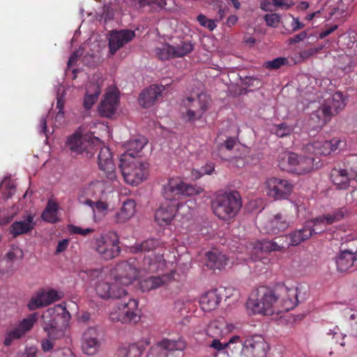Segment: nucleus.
<instances>
[{
	"instance_id": "obj_17",
	"label": "nucleus",
	"mask_w": 357,
	"mask_h": 357,
	"mask_svg": "<svg viewBox=\"0 0 357 357\" xmlns=\"http://www.w3.org/2000/svg\"><path fill=\"white\" fill-rule=\"evenodd\" d=\"M341 143V140L338 138H333L331 140H313L304 146L303 151L309 155H328L335 151Z\"/></svg>"
},
{
	"instance_id": "obj_6",
	"label": "nucleus",
	"mask_w": 357,
	"mask_h": 357,
	"mask_svg": "<svg viewBox=\"0 0 357 357\" xmlns=\"http://www.w3.org/2000/svg\"><path fill=\"white\" fill-rule=\"evenodd\" d=\"M241 207V197L237 191L219 195L212 202L214 214L225 221L234 218Z\"/></svg>"
},
{
	"instance_id": "obj_13",
	"label": "nucleus",
	"mask_w": 357,
	"mask_h": 357,
	"mask_svg": "<svg viewBox=\"0 0 357 357\" xmlns=\"http://www.w3.org/2000/svg\"><path fill=\"white\" fill-rule=\"evenodd\" d=\"M185 347L186 342L181 337L177 340L164 337L149 349L146 357H168L169 354L182 351Z\"/></svg>"
},
{
	"instance_id": "obj_4",
	"label": "nucleus",
	"mask_w": 357,
	"mask_h": 357,
	"mask_svg": "<svg viewBox=\"0 0 357 357\" xmlns=\"http://www.w3.org/2000/svg\"><path fill=\"white\" fill-rule=\"evenodd\" d=\"M137 252H146L144 257L143 268L149 273H155L165 266L163 248L158 239L150 238L133 247Z\"/></svg>"
},
{
	"instance_id": "obj_50",
	"label": "nucleus",
	"mask_w": 357,
	"mask_h": 357,
	"mask_svg": "<svg viewBox=\"0 0 357 357\" xmlns=\"http://www.w3.org/2000/svg\"><path fill=\"white\" fill-rule=\"evenodd\" d=\"M288 59L284 57H278L265 62L264 67L268 70H278L288 63Z\"/></svg>"
},
{
	"instance_id": "obj_34",
	"label": "nucleus",
	"mask_w": 357,
	"mask_h": 357,
	"mask_svg": "<svg viewBox=\"0 0 357 357\" xmlns=\"http://www.w3.org/2000/svg\"><path fill=\"white\" fill-rule=\"evenodd\" d=\"M222 297L218 294L216 289L206 292L201 297L200 305L203 310L211 311L215 309L220 301Z\"/></svg>"
},
{
	"instance_id": "obj_46",
	"label": "nucleus",
	"mask_w": 357,
	"mask_h": 357,
	"mask_svg": "<svg viewBox=\"0 0 357 357\" xmlns=\"http://www.w3.org/2000/svg\"><path fill=\"white\" fill-rule=\"evenodd\" d=\"M86 205L92 208L94 213L98 212L102 215H105L107 211L108 204L102 201L93 202L91 199H86L83 202Z\"/></svg>"
},
{
	"instance_id": "obj_30",
	"label": "nucleus",
	"mask_w": 357,
	"mask_h": 357,
	"mask_svg": "<svg viewBox=\"0 0 357 357\" xmlns=\"http://www.w3.org/2000/svg\"><path fill=\"white\" fill-rule=\"evenodd\" d=\"M136 212V203L133 199L126 200L119 211L114 216L115 221L118 223H123L134 216Z\"/></svg>"
},
{
	"instance_id": "obj_58",
	"label": "nucleus",
	"mask_w": 357,
	"mask_h": 357,
	"mask_svg": "<svg viewBox=\"0 0 357 357\" xmlns=\"http://www.w3.org/2000/svg\"><path fill=\"white\" fill-rule=\"evenodd\" d=\"M320 50L321 48H310L309 50H303L301 52V57L303 60H306L312 56L313 55H314L315 54L318 53Z\"/></svg>"
},
{
	"instance_id": "obj_51",
	"label": "nucleus",
	"mask_w": 357,
	"mask_h": 357,
	"mask_svg": "<svg viewBox=\"0 0 357 357\" xmlns=\"http://www.w3.org/2000/svg\"><path fill=\"white\" fill-rule=\"evenodd\" d=\"M264 20L267 26L277 27L280 22V15L278 13L266 14Z\"/></svg>"
},
{
	"instance_id": "obj_42",
	"label": "nucleus",
	"mask_w": 357,
	"mask_h": 357,
	"mask_svg": "<svg viewBox=\"0 0 357 357\" xmlns=\"http://www.w3.org/2000/svg\"><path fill=\"white\" fill-rule=\"evenodd\" d=\"M117 355L118 357H140L142 351L137 344H132L119 348Z\"/></svg>"
},
{
	"instance_id": "obj_27",
	"label": "nucleus",
	"mask_w": 357,
	"mask_h": 357,
	"mask_svg": "<svg viewBox=\"0 0 357 357\" xmlns=\"http://www.w3.org/2000/svg\"><path fill=\"white\" fill-rule=\"evenodd\" d=\"M175 218V204L170 203L162 204L155 213V220L161 226L168 225Z\"/></svg>"
},
{
	"instance_id": "obj_40",
	"label": "nucleus",
	"mask_w": 357,
	"mask_h": 357,
	"mask_svg": "<svg viewBox=\"0 0 357 357\" xmlns=\"http://www.w3.org/2000/svg\"><path fill=\"white\" fill-rule=\"evenodd\" d=\"M165 284V280L161 276H150L139 281V288L142 291H149L157 289Z\"/></svg>"
},
{
	"instance_id": "obj_9",
	"label": "nucleus",
	"mask_w": 357,
	"mask_h": 357,
	"mask_svg": "<svg viewBox=\"0 0 357 357\" xmlns=\"http://www.w3.org/2000/svg\"><path fill=\"white\" fill-rule=\"evenodd\" d=\"M210 103L211 98L206 93L183 99L182 105L185 109L183 112V118L189 122L199 120L208 109Z\"/></svg>"
},
{
	"instance_id": "obj_56",
	"label": "nucleus",
	"mask_w": 357,
	"mask_h": 357,
	"mask_svg": "<svg viewBox=\"0 0 357 357\" xmlns=\"http://www.w3.org/2000/svg\"><path fill=\"white\" fill-rule=\"evenodd\" d=\"M332 213L335 216V219L339 222L349 214V211L347 207L343 206L334 210Z\"/></svg>"
},
{
	"instance_id": "obj_35",
	"label": "nucleus",
	"mask_w": 357,
	"mask_h": 357,
	"mask_svg": "<svg viewBox=\"0 0 357 357\" xmlns=\"http://www.w3.org/2000/svg\"><path fill=\"white\" fill-rule=\"evenodd\" d=\"M101 89L98 83H89L86 88V95L83 105L86 109H90L100 94Z\"/></svg>"
},
{
	"instance_id": "obj_63",
	"label": "nucleus",
	"mask_w": 357,
	"mask_h": 357,
	"mask_svg": "<svg viewBox=\"0 0 357 357\" xmlns=\"http://www.w3.org/2000/svg\"><path fill=\"white\" fill-rule=\"evenodd\" d=\"M54 344L52 342V340H50L49 337L47 339H45L42 341L41 347L44 351H49L53 349Z\"/></svg>"
},
{
	"instance_id": "obj_18",
	"label": "nucleus",
	"mask_w": 357,
	"mask_h": 357,
	"mask_svg": "<svg viewBox=\"0 0 357 357\" xmlns=\"http://www.w3.org/2000/svg\"><path fill=\"white\" fill-rule=\"evenodd\" d=\"M298 289L282 287L280 289V294L276 303L277 313L282 311H289L294 309L298 304Z\"/></svg>"
},
{
	"instance_id": "obj_28",
	"label": "nucleus",
	"mask_w": 357,
	"mask_h": 357,
	"mask_svg": "<svg viewBox=\"0 0 357 357\" xmlns=\"http://www.w3.org/2000/svg\"><path fill=\"white\" fill-rule=\"evenodd\" d=\"M161 93L160 86L155 84L151 85L140 93L139 104L144 108L150 107L155 102L158 97L161 96Z\"/></svg>"
},
{
	"instance_id": "obj_59",
	"label": "nucleus",
	"mask_w": 357,
	"mask_h": 357,
	"mask_svg": "<svg viewBox=\"0 0 357 357\" xmlns=\"http://www.w3.org/2000/svg\"><path fill=\"white\" fill-rule=\"evenodd\" d=\"M215 167L213 163L206 164L205 166L202 167L199 172V177L203 176L204 174H211V173L214 171ZM196 178L198 176H195Z\"/></svg>"
},
{
	"instance_id": "obj_22",
	"label": "nucleus",
	"mask_w": 357,
	"mask_h": 357,
	"mask_svg": "<svg viewBox=\"0 0 357 357\" xmlns=\"http://www.w3.org/2000/svg\"><path fill=\"white\" fill-rule=\"evenodd\" d=\"M135 36V33L134 31L128 29L112 31L109 39V47L111 54H114L118 50L131 41Z\"/></svg>"
},
{
	"instance_id": "obj_19",
	"label": "nucleus",
	"mask_w": 357,
	"mask_h": 357,
	"mask_svg": "<svg viewBox=\"0 0 357 357\" xmlns=\"http://www.w3.org/2000/svg\"><path fill=\"white\" fill-rule=\"evenodd\" d=\"M268 345L261 335H255L245 340L243 357H266Z\"/></svg>"
},
{
	"instance_id": "obj_61",
	"label": "nucleus",
	"mask_w": 357,
	"mask_h": 357,
	"mask_svg": "<svg viewBox=\"0 0 357 357\" xmlns=\"http://www.w3.org/2000/svg\"><path fill=\"white\" fill-rule=\"evenodd\" d=\"M307 34L305 31H301V33L294 36L290 38V43L293 44H296L298 42L303 41L306 37Z\"/></svg>"
},
{
	"instance_id": "obj_8",
	"label": "nucleus",
	"mask_w": 357,
	"mask_h": 357,
	"mask_svg": "<svg viewBox=\"0 0 357 357\" xmlns=\"http://www.w3.org/2000/svg\"><path fill=\"white\" fill-rule=\"evenodd\" d=\"M201 187L186 183L180 178H169L162 187V196L167 200H178L185 197L200 194Z\"/></svg>"
},
{
	"instance_id": "obj_62",
	"label": "nucleus",
	"mask_w": 357,
	"mask_h": 357,
	"mask_svg": "<svg viewBox=\"0 0 357 357\" xmlns=\"http://www.w3.org/2000/svg\"><path fill=\"white\" fill-rule=\"evenodd\" d=\"M210 347L220 351L226 349V343L222 344L218 339H213L210 344Z\"/></svg>"
},
{
	"instance_id": "obj_49",
	"label": "nucleus",
	"mask_w": 357,
	"mask_h": 357,
	"mask_svg": "<svg viewBox=\"0 0 357 357\" xmlns=\"http://www.w3.org/2000/svg\"><path fill=\"white\" fill-rule=\"evenodd\" d=\"M271 130L278 137H284L289 135L292 132L293 128L290 126H288L286 123H282L278 125H275L272 128Z\"/></svg>"
},
{
	"instance_id": "obj_1",
	"label": "nucleus",
	"mask_w": 357,
	"mask_h": 357,
	"mask_svg": "<svg viewBox=\"0 0 357 357\" xmlns=\"http://www.w3.org/2000/svg\"><path fill=\"white\" fill-rule=\"evenodd\" d=\"M314 231L310 223H305L302 228L296 229L287 236H279L272 240L256 241L250 252L254 262L260 261L266 265L270 262L267 255L273 251H281L290 245L296 246L313 236Z\"/></svg>"
},
{
	"instance_id": "obj_39",
	"label": "nucleus",
	"mask_w": 357,
	"mask_h": 357,
	"mask_svg": "<svg viewBox=\"0 0 357 357\" xmlns=\"http://www.w3.org/2000/svg\"><path fill=\"white\" fill-rule=\"evenodd\" d=\"M193 204V202L188 200L175 205V218L178 220H190L194 212V208L192 206Z\"/></svg>"
},
{
	"instance_id": "obj_21",
	"label": "nucleus",
	"mask_w": 357,
	"mask_h": 357,
	"mask_svg": "<svg viewBox=\"0 0 357 357\" xmlns=\"http://www.w3.org/2000/svg\"><path fill=\"white\" fill-rule=\"evenodd\" d=\"M98 163L100 169L110 181L116 177V167L112 160V154L108 147L102 146L99 151Z\"/></svg>"
},
{
	"instance_id": "obj_57",
	"label": "nucleus",
	"mask_w": 357,
	"mask_h": 357,
	"mask_svg": "<svg viewBox=\"0 0 357 357\" xmlns=\"http://www.w3.org/2000/svg\"><path fill=\"white\" fill-rule=\"evenodd\" d=\"M316 221L317 222L323 221L325 223V225H332L335 222H338L337 220H336V219H335V216L333 215L332 212L320 216L319 219Z\"/></svg>"
},
{
	"instance_id": "obj_54",
	"label": "nucleus",
	"mask_w": 357,
	"mask_h": 357,
	"mask_svg": "<svg viewBox=\"0 0 357 357\" xmlns=\"http://www.w3.org/2000/svg\"><path fill=\"white\" fill-rule=\"evenodd\" d=\"M68 230L71 234H80L82 236H86L87 234L92 233L93 229L90 228L83 229L82 227L75 226V225H69Z\"/></svg>"
},
{
	"instance_id": "obj_25",
	"label": "nucleus",
	"mask_w": 357,
	"mask_h": 357,
	"mask_svg": "<svg viewBox=\"0 0 357 357\" xmlns=\"http://www.w3.org/2000/svg\"><path fill=\"white\" fill-rule=\"evenodd\" d=\"M100 343L96 328H89L84 333L82 349L87 355H94L99 349Z\"/></svg>"
},
{
	"instance_id": "obj_55",
	"label": "nucleus",
	"mask_w": 357,
	"mask_h": 357,
	"mask_svg": "<svg viewBox=\"0 0 357 357\" xmlns=\"http://www.w3.org/2000/svg\"><path fill=\"white\" fill-rule=\"evenodd\" d=\"M319 219V218L312 219L310 221L306 222L305 223H310V226L312 227V229L314 231H313V235L316 234H321L324 231V229L322 227V225H325V223L323 221H320L319 222H317L316 220H318Z\"/></svg>"
},
{
	"instance_id": "obj_47",
	"label": "nucleus",
	"mask_w": 357,
	"mask_h": 357,
	"mask_svg": "<svg viewBox=\"0 0 357 357\" xmlns=\"http://www.w3.org/2000/svg\"><path fill=\"white\" fill-rule=\"evenodd\" d=\"M272 7H282L288 9L290 5L283 0H265L260 3V8L266 11H271Z\"/></svg>"
},
{
	"instance_id": "obj_3",
	"label": "nucleus",
	"mask_w": 357,
	"mask_h": 357,
	"mask_svg": "<svg viewBox=\"0 0 357 357\" xmlns=\"http://www.w3.org/2000/svg\"><path fill=\"white\" fill-rule=\"evenodd\" d=\"M345 98L341 92H335L324 100L321 105L313 112L310 122L314 128H321L345 107Z\"/></svg>"
},
{
	"instance_id": "obj_33",
	"label": "nucleus",
	"mask_w": 357,
	"mask_h": 357,
	"mask_svg": "<svg viewBox=\"0 0 357 357\" xmlns=\"http://www.w3.org/2000/svg\"><path fill=\"white\" fill-rule=\"evenodd\" d=\"M298 162V154L295 153H284L279 157L278 166L282 171L296 174Z\"/></svg>"
},
{
	"instance_id": "obj_11",
	"label": "nucleus",
	"mask_w": 357,
	"mask_h": 357,
	"mask_svg": "<svg viewBox=\"0 0 357 357\" xmlns=\"http://www.w3.org/2000/svg\"><path fill=\"white\" fill-rule=\"evenodd\" d=\"M348 163L351 164L349 170L347 168L335 167L331 172V180L340 190L354 187L356 183L355 178L357 176V157H352Z\"/></svg>"
},
{
	"instance_id": "obj_48",
	"label": "nucleus",
	"mask_w": 357,
	"mask_h": 357,
	"mask_svg": "<svg viewBox=\"0 0 357 357\" xmlns=\"http://www.w3.org/2000/svg\"><path fill=\"white\" fill-rule=\"evenodd\" d=\"M344 315L348 319L353 333L357 335V310L345 309L344 310Z\"/></svg>"
},
{
	"instance_id": "obj_32",
	"label": "nucleus",
	"mask_w": 357,
	"mask_h": 357,
	"mask_svg": "<svg viewBox=\"0 0 357 357\" xmlns=\"http://www.w3.org/2000/svg\"><path fill=\"white\" fill-rule=\"evenodd\" d=\"M148 141L144 136H138L136 139H132L127 144V151L122 155H128L126 158H140V152L147 144Z\"/></svg>"
},
{
	"instance_id": "obj_44",
	"label": "nucleus",
	"mask_w": 357,
	"mask_h": 357,
	"mask_svg": "<svg viewBox=\"0 0 357 357\" xmlns=\"http://www.w3.org/2000/svg\"><path fill=\"white\" fill-rule=\"evenodd\" d=\"M174 51V45L167 43L162 45L161 47L156 48L155 50L158 58L162 61L176 58Z\"/></svg>"
},
{
	"instance_id": "obj_53",
	"label": "nucleus",
	"mask_w": 357,
	"mask_h": 357,
	"mask_svg": "<svg viewBox=\"0 0 357 357\" xmlns=\"http://www.w3.org/2000/svg\"><path fill=\"white\" fill-rule=\"evenodd\" d=\"M141 7L147 5L155 4L158 8L163 9L167 5L166 0H137Z\"/></svg>"
},
{
	"instance_id": "obj_36",
	"label": "nucleus",
	"mask_w": 357,
	"mask_h": 357,
	"mask_svg": "<svg viewBox=\"0 0 357 357\" xmlns=\"http://www.w3.org/2000/svg\"><path fill=\"white\" fill-rule=\"evenodd\" d=\"M67 146L69 149L77 153H82L84 151L89 152L86 144H89L85 138H83L79 133H74L70 136L67 140Z\"/></svg>"
},
{
	"instance_id": "obj_41",
	"label": "nucleus",
	"mask_w": 357,
	"mask_h": 357,
	"mask_svg": "<svg viewBox=\"0 0 357 357\" xmlns=\"http://www.w3.org/2000/svg\"><path fill=\"white\" fill-rule=\"evenodd\" d=\"M86 190L88 196L98 198L105 192V182L103 181H93Z\"/></svg>"
},
{
	"instance_id": "obj_24",
	"label": "nucleus",
	"mask_w": 357,
	"mask_h": 357,
	"mask_svg": "<svg viewBox=\"0 0 357 357\" xmlns=\"http://www.w3.org/2000/svg\"><path fill=\"white\" fill-rule=\"evenodd\" d=\"M289 226V222L287 218L281 213H278L264 221L261 225V229L267 234H278L280 231H284Z\"/></svg>"
},
{
	"instance_id": "obj_12",
	"label": "nucleus",
	"mask_w": 357,
	"mask_h": 357,
	"mask_svg": "<svg viewBox=\"0 0 357 357\" xmlns=\"http://www.w3.org/2000/svg\"><path fill=\"white\" fill-rule=\"evenodd\" d=\"M94 247L96 250L106 260L117 257L121 252L119 236L114 231H109L96 238Z\"/></svg>"
},
{
	"instance_id": "obj_31",
	"label": "nucleus",
	"mask_w": 357,
	"mask_h": 357,
	"mask_svg": "<svg viewBox=\"0 0 357 357\" xmlns=\"http://www.w3.org/2000/svg\"><path fill=\"white\" fill-rule=\"evenodd\" d=\"M35 225L34 218L32 215H29L24 220L14 222L10 227V233L13 236L26 234L33 229Z\"/></svg>"
},
{
	"instance_id": "obj_16",
	"label": "nucleus",
	"mask_w": 357,
	"mask_h": 357,
	"mask_svg": "<svg viewBox=\"0 0 357 357\" xmlns=\"http://www.w3.org/2000/svg\"><path fill=\"white\" fill-rule=\"evenodd\" d=\"M267 195L275 200L285 199L290 195L293 185L286 179L271 177L266 182Z\"/></svg>"
},
{
	"instance_id": "obj_43",
	"label": "nucleus",
	"mask_w": 357,
	"mask_h": 357,
	"mask_svg": "<svg viewBox=\"0 0 357 357\" xmlns=\"http://www.w3.org/2000/svg\"><path fill=\"white\" fill-rule=\"evenodd\" d=\"M80 275L83 279L89 282H98L104 279L105 274L102 269H89L85 271H82Z\"/></svg>"
},
{
	"instance_id": "obj_5",
	"label": "nucleus",
	"mask_w": 357,
	"mask_h": 357,
	"mask_svg": "<svg viewBox=\"0 0 357 357\" xmlns=\"http://www.w3.org/2000/svg\"><path fill=\"white\" fill-rule=\"evenodd\" d=\"M60 318L64 321L70 318V314L62 304L49 307L42 315V328L50 340H60L65 335L64 329L58 325Z\"/></svg>"
},
{
	"instance_id": "obj_38",
	"label": "nucleus",
	"mask_w": 357,
	"mask_h": 357,
	"mask_svg": "<svg viewBox=\"0 0 357 357\" xmlns=\"http://www.w3.org/2000/svg\"><path fill=\"white\" fill-rule=\"evenodd\" d=\"M226 349L230 352L232 357H243L245 349V341L243 342L240 336H232L226 343Z\"/></svg>"
},
{
	"instance_id": "obj_14",
	"label": "nucleus",
	"mask_w": 357,
	"mask_h": 357,
	"mask_svg": "<svg viewBox=\"0 0 357 357\" xmlns=\"http://www.w3.org/2000/svg\"><path fill=\"white\" fill-rule=\"evenodd\" d=\"M118 280L124 285H128L135 280L142 272H146L143 266L138 267V261L135 258H130L127 261H123L116 265Z\"/></svg>"
},
{
	"instance_id": "obj_29",
	"label": "nucleus",
	"mask_w": 357,
	"mask_h": 357,
	"mask_svg": "<svg viewBox=\"0 0 357 357\" xmlns=\"http://www.w3.org/2000/svg\"><path fill=\"white\" fill-rule=\"evenodd\" d=\"M228 259L216 249L208 251L206 254V266L213 270L223 268L227 264Z\"/></svg>"
},
{
	"instance_id": "obj_15",
	"label": "nucleus",
	"mask_w": 357,
	"mask_h": 357,
	"mask_svg": "<svg viewBox=\"0 0 357 357\" xmlns=\"http://www.w3.org/2000/svg\"><path fill=\"white\" fill-rule=\"evenodd\" d=\"M37 320V314L33 313L27 318L23 319L17 324L13 326L5 334L3 344L9 347L15 340L22 338L27 332L32 329Z\"/></svg>"
},
{
	"instance_id": "obj_52",
	"label": "nucleus",
	"mask_w": 357,
	"mask_h": 357,
	"mask_svg": "<svg viewBox=\"0 0 357 357\" xmlns=\"http://www.w3.org/2000/svg\"><path fill=\"white\" fill-rule=\"evenodd\" d=\"M13 264L4 258L0 259V277L11 273Z\"/></svg>"
},
{
	"instance_id": "obj_10",
	"label": "nucleus",
	"mask_w": 357,
	"mask_h": 357,
	"mask_svg": "<svg viewBox=\"0 0 357 357\" xmlns=\"http://www.w3.org/2000/svg\"><path fill=\"white\" fill-rule=\"evenodd\" d=\"M119 299L116 310L111 314L112 319L121 321L123 324L137 323L139 320V316L137 312V301L132 298L126 291V295Z\"/></svg>"
},
{
	"instance_id": "obj_26",
	"label": "nucleus",
	"mask_w": 357,
	"mask_h": 357,
	"mask_svg": "<svg viewBox=\"0 0 357 357\" xmlns=\"http://www.w3.org/2000/svg\"><path fill=\"white\" fill-rule=\"evenodd\" d=\"M118 103L119 96L116 93L107 92L98 106L100 114L102 116L111 117L115 113Z\"/></svg>"
},
{
	"instance_id": "obj_45",
	"label": "nucleus",
	"mask_w": 357,
	"mask_h": 357,
	"mask_svg": "<svg viewBox=\"0 0 357 357\" xmlns=\"http://www.w3.org/2000/svg\"><path fill=\"white\" fill-rule=\"evenodd\" d=\"M174 47V55L176 57H183L193 50L192 44L189 41L181 40Z\"/></svg>"
},
{
	"instance_id": "obj_60",
	"label": "nucleus",
	"mask_w": 357,
	"mask_h": 357,
	"mask_svg": "<svg viewBox=\"0 0 357 357\" xmlns=\"http://www.w3.org/2000/svg\"><path fill=\"white\" fill-rule=\"evenodd\" d=\"M42 218L48 222L54 223L57 221V213L49 211L45 214V211L42 213Z\"/></svg>"
},
{
	"instance_id": "obj_23",
	"label": "nucleus",
	"mask_w": 357,
	"mask_h": 357,
	"mask_svg": "<svg viewBox=\"0 0 357 357\" xmlns=\"http://www.w3.org/2000/svg\"><path fill=\"white\" fill-rule=\"evenodd\" d=\"M59 299L60 296L54 289H50L47 291L43 290L38 291L35 296L31 298L27 306L30 310H35L50 305Z\"/></svg>"
},
{
	"instance_id": "obj_64",
	"label": "nucleus",
	"mask_w": 357,
	"mask_h": 357,
	"mask_svg": "<svg viewBox=\"0 0 357 357\" xmlns=\"http://www.w3.org/2000/svg\"><path fill=\"white\" fill-rule=\"evenodd\" d=\"M36 351L34 349H26L24 352L18 353L15 357H36Z\"/></svg>"
},
{
	"instance_id": "obj_2",
	"label": "nucleus",
	"mask_w": 357,
	"mask_h": 357,
	"mask_svg": "<svg viewBox=\"0 0 357 357\" xmlns=\"http://www.w3.org/2000/svg\"><path fill=\"white\" fill-rule=\"evenodd\" d=\"M278 299L275 291L261 286L252 292L247 302V307L255 314L271 315L277 313Z\"/></svg>"
},
{
	"instance_id": "obj_7",
	"label": "nucleus",
	"mask_w": 357,
	"mask_h": 357,
	"mask_svg": "<svg viewBox=\"0 0 357 357\" xmlns=\"http://www.w3.org/2000/svg\"><path fill=\"white\" fill-rule=\"evenodd\" d=\"M128 155H121L119 168L125 181L130 185H136L145 179L148 174L149 164L142 158H126Z\"/></svg>"
},
{
	"instance_id": "obj_20",
	"label": "nucleus",
	"mask_w": 357,
	"mask_h": 357,
	"mask_svg": "<svg viewBox=\"0 0 357 357\" xmlns=\"http://www.w3.org/2000/svg\"><path fill=\"white\" fill-rule=\"evenodd\" d=\"M105 278L98 282H95L97 294L102 298H121L126 295V289L119 287L117 282L110 284L106 282Z\"/></svg>"
},
{
	"instance_id": "obj_37",
	"label": "nucleus",
	"mask_w": 357,
	"mask_h": 357,
	"mask_svg": "<svg viewBox=\"0 0 357 357\" xmlns=\"http://www.w3.org/2000/svg\"><path fill=\"white\" fill-rule=\"evenodd\" d=\"M319 160L312 156L298 155V162L297 163L296 174H307L315 168H317Z\"/></svg>"
}]
</instances>
